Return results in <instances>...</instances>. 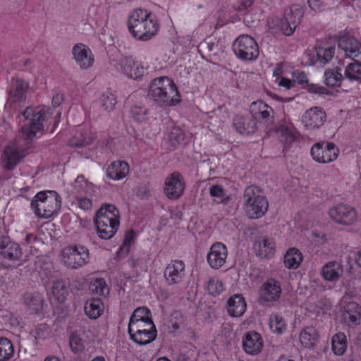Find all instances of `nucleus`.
Masks as SVG:
<instances>
[{"label": "nucleus", "instance_id": "1", "mask_svg": "<svg viewBox=\"0 0 361 361\" xmlns=\"http://www.w3.org/2000/svg\"><path fill=\"white\" fill-rule=\"evenodd\" d=\"M128 28L132 36L140 41H148L159 28L157 17L145 9L133 10L128 18Z\"/></svg>", "mask_w": 361, "mask_h": 361}, {"label": "nucleus", "instance_id": "2", "mask_svg": "<svg viewBox=\"0 0 361 361\" xmlns=\"http://www.w3.org/2000/svg\"><path fill=\"white\" fill-rule=\"evenodd\" d=\"M148 95L156 105L161 107L175 106L180 102L176 85L166 76L157 78L152 81Z\"/></svg>", "mask_w": 361, "mask_h": 361}, {"label": "nucleus", "instance_id": "3", "mask_svg": "<svg viewBox=\"0 0 361 361\" xmlns=\"http://www.w3.org/2000/svg\"><path fill=\"white\" fill-rule=\"evenodd\" d=\"M95 224L99 236L102 239H110L119 226L118 210L113 204L102 205L97 212Z\"/></svg>", "mask_w": 361, "mask_h": 361}, {"label": "nucleus", "instance_id": "4", "mask_svg": "<svg viewBox=\"0 0 361 361\" xmlns=\"http://www.w3.org/2000/svg\"><path fill=\"white\" fill-rule=\"evenodd\" d=\"M243 203L245 213L250 219H259L268 210V201L262 190L256 185H250L245 188Z\"/></svg>", "mask_w": 361, "mask_h": 361}, {"label": "nucleus", "instance_id": "5", "mask_svg": "<svg viewBox=\"0 0 361 361\" xmlns=\"http://www.w3.org/2000/svg\"><path fill=\"white\" fill-rule=\"evenodd\" d=\"M61 199L54 190L38 192L31 202L35 214L40 218L48 219L56 214L61 208Z\"/></svg>", "mask_w": 361, "mask_h": 361}, {"label": "nucleus", "instance_id": "6", "mask_svg": "<svg viewBox=\"0 0 361 361\" xmlns=\"http://www.w3.org/2000/svg\"><path fill=\"white\" fill-rule=\"evenodd\" d=\"M21 115L25 121H30L27 124H24L21 128V133L26 143H30L35 137L36 133L42 128V121L50 117L51 114L42 109L37 112L27 106L22 111Z\"/></svg>", "mask_w": 361, "mask_h": 361}, {"label": "nucleus", "instance_id": "7", "mask_svg": "<svg viewBox=\"0 0 361 361\" xmlns=\"http://www.w3.org/2000/svg\"><path fill=\"white\" fill-rule=\"evenodd\" d=\"M233 51L243 61H252L257 59L259 50L256 41L247 35H240L233 43Z\"/></svg>", "mask_w": 361, "mask_h": 361}, {"label": "nucleus", "instance_id": "8", "mask_svg": "<svg viewBox=\"0 0 361 361\" xmlns=\"http://www.w3.org/2000/svg\"><path fill=\"white\" fill-rule=\"evenodd\" d=\"M62 259L68 268L76 269L89 262L90 254L87 247L82 245L68 246L62 250Z\"/></svg>", "mask_w": 361, "mask_h": 361}, {"label": "nucleus", "instance_id": "9", "mask_svg": "<svg viewBox=\"0 0 361 361\" xmlns=\"http://www.w3.org/2000/svg\"><path fill=\"white\" fill-rule=\"evenodd\" d=\"M339 153V149L332 142H318L311 149L313 159L319 163H329L334 161Z\"/></svg>", "mask_w": 361, "mask_h": 361}, {"label": "nucleus", "instance_id": "10", "mask_svg": "<svg viewBox=\"0 0 361 361\" xmlns=\"http://www.w3.org/2000/svg\"><path fill=\"white\" fill-rule=\"evenodd\" d=\"M329 216L336 222L351 225L357 219V215L355 209L347 204H339L329 210Z\"/></svg>", "mask_w": 361, "mask_h": 361}, {"label": "nucleus", "instance_id": "11", "mask_svg": "<svg viewBox=\"0 0 361 361\" xmlns=\"http://www.w3.org/2000/svg\"><path fill=\"white\" fill-rule=\"evenodd\" d=\"M164 193L167 197L172 200L179 198L185 189L183 176L178 171L171 173L165 180Z\"/></svg>", "mask_w": 361, "mask_h": 361}, {"label": "nucleus", "instance_id": "12", "mask_svg": "<svg viewBox=\"0 0 361 361\" xmlns=\"http://www.w3.org/2000/svg\"><path fill=\"white\" fill-rule=\"evenodd\" d=\"M27 89L28 85L27 82L23 80L16 79L9 90L6 106H8L15 111H18L20 104L26 99Z\"/></svg>", "mask_w": 361, "mask_h": 361}, {"label": "nucleus", "instance_id": "13", "mask_svg": "<svg viewBox=\"0 0 361 361\" xmlns=\"http://www.w3.org/2000/svg\"><path fill=\"white\" fill-rule=\"evenodd\" d=\"M335 47H322L316 46L314 49L306 53L305 56L307 58L306 63L307 65H325L328 63L334 57L335 54Z\"/></svg>", "mask_w": 361, "mask_h": 361}, {"label": "nucleus", "instance_id": "14", "mask_svg": "<svg viewBox=\"0 0 361 361\" xmlns=\"http://www.w3.org/2000/svg\"><path fill=\"white\" fill-rule=\"evenodd\" d=\"M326 120V112L319 106L309 109L305 112L302 118L305 127L309 130L320 128L324 124Z\"/></svg>", "mask_w": 361, "mask_h": 361}, {"label": "nucleus", "instance_id": "15", "mask_svg": "<svg viewBox=\"0 0 361 361\" xmlns=\"http://www.w3.org/2000/svg\"><path fill=\"white\" fill-rule=\"evenodd\" d=\"M25 156V152L20 147L18 142L10 143L4 151V167L7 170L13 169Z\"/></svg>", "mask_w": 361, "mask_h": 361}, {"label": "nucleus", "instance_id": "16", "mask_svg": "<svg viewBox=\"0 0 361 361\" xmlns=\"http://www.w3.org/2000/svg\"><path fill=\"white\" fill-rule=\"evenodd\" d=\"M228 256L227 247L222 243H215L207 254V262L213 269H219L226 263Z\"/></svg>", "mask_w": 361, "mask_h": 361}, {"label": "nucleus", "instance_id": "17", "mask_svg": "<svg viewBox=\"0 0 361 361\" xmlns=\"http://www.w3.org/2000/svg\"><path fill=\"white\" fill-rule=\"evenodd\" d=\"M23 252L20 246L7 236L0 238V255L5 259L15 262L20 259Z\"/></svg>", "mask_w": 361, "mask_h": 361}, {"label": "nucleus", "instance_id": "18", "mask_svg": "<svg viewBox=\"0 0 361 361\" xmlns=\"http://www.w3.org/2000/svg\"><path fill=\"white\" fill-rule=\"evenodd\" d=\"M338 46L344 51L346 57L353 60L361 54V42L348 34L343 35L339 38Z\"/></svg>", "mask_w": 361, "mask_h": 361}, {"label": "nucleus", "instance_id": "19", "mask_svg": "<svg viewBox=\"0 0 361 361\" xmlns=\"http://www.w3.org/2000/svg\"><path fill=\"white\" fill-rule=\"evenodd\" d=\"M164 278L170 286L183 281L185 276V264L182 260H172L164 270Z\"/></svg>", "mask_w": 361, "mask_h": 361}, {"label": "nucleus", "instance_id": "20", "mask_svg": "<svg viewBox=\"0 0 361 361\" xmlns=\"http://www.w3.org/2000/svg\"><path fill=\"white\" fill-rule=\"evenodd\" d=\"M281 287L279 281L269 279L260 288V299L266 302H274L279 300Z\"/></svg>", "mask_w": 361, "mask_h": 361}, {"label": "nucleus", "instance_id": "21", "mask_svg": "<svg viewBox=\"0 0 361 361\" xmlns=\"http://www.w3.org/2000/svg\"><path fill=\"white\" fill-rule=\"evenodd\" d=\"M233 127L240 134L250 135L257 130V121L253 115L243 116H236L233 121Z\"/></svg>", "mask_w": 361, "mask_h": 361}, {"label": "nucleus", "instance_id": "22", "mask_svg": "<svg viewBox=\"0 0 361 361\" xmlns=\"http://www.w3.org/2000/svg\"><path fill=\"white\" fill-rule=\"evenodd\" d=\"M251 107L252 108V112L255 111V108L258 109L260 121L259 122V126L263 125L268 129L269 131L274 128V111L271 107L268 106L262 101L252 102Z\"/></svg>", "mask_w": 361, "mask_h": 361}, {"label": "nucleus", "instance_id": "23", "mask_svg": "<svg viewBox=\"0 0 361 361\" xmlns=\"http://www.w3.org/2000/svg\"><path fill=\"white\" fill-rule=\"evenodd\" d=\"M244 350L250 355H257L263 348V341L261 335L256 331H249L243 338Z\"/></svg>", "mask_w": 361, "mask_h": 361}, {"label": "nucleus", "instance_id": "24", "mask_svg": "<svg viewBox=\"0 0 361 361\" xmlns=\"http://www.w3.org/2000/svg\"><path fill=\"white\" fill-rule=\"evenodd\" d=\"M119 65L122 72L128 78L137 80L143 75V67L135 62L131 56L121 58Z\"/></svg>", "mask_w": 361, "mask_h": 361}, {"label": "nucleus", "instance_id": "25", "mask_svg": "<svg viewBox=\"0 0 361 361\" xmlns=\"http://www.w3.org/2000/svg\"><path fill=\"white\" fill-rule=\"evenodd\" d=\"M73 54L77 63L82 68H88L94 61L90 49L83 44H78L73 48Z\"/></svg>", "mask_w": 361, "mask_h": 361}, {"label": "nucleus", "instance_id": "26", "mask_svg": "<svg viewBox=\"0 0 361 361\" xmlns=\"http://www.w3.org/2000/svg\"><path fill=\"white\" fill-rule=\"evenodd\" d=\"M342 317L348 326L357 325L361 319V307L355 302L347 303L343 307Z\"/></svg>", "mask_w": 361, "mask_h": 361}, {"label": "nucleus", "instance_id": "27", "mask_svg": "<svg viewBox=\"0 0 361 361\" xmlns=\"http://www.w3.org/2000/svg\"><path fill=\"white\" fill-rule=\"evenodd\" d=\"M129 336L133 342L140 345H147L154 341L157 336L156 326H154V329L132 331V334H129Z\"/></svg>", "mask_w": 361, "mask_h": 361}, {"label": "nucleus", "instance_id": "28", "mask_svg": "<svg viewBox=\"0 0 361 361\" xmlns=\"http://www.w3.org/2000/svg\"><path fill=\"white\" fill-rule=\"evenodd\" d=\"M129 172V166L124 161H113L106 169L107 176L114 180H118L127 176Z\"/></svg>", "mask_w": 361, "mask_h": 361}, {"label": "nucleus", "instance_id": "29", "mask_svg": "<svg viewBox=\"0 0 361 361\" xmlns=\"http://www.w3.org/2000/svg\"><path fill=\"white\" fill-rule=\"evenodd\" d=\"M246 310L245 298L239 294L231 297L227 302V310L232 317H240L243 314Z\"/></svg>", "mask_w": 361, "mask_h": 361}, {"label": "nucleus", "instance_id": "30", "mask_svg": "<svg viewBox=\"0 0 361 361\" xmlns=\"http://www.w3.org/2000/svg\"><path fill=\"white\" fill-rule=\"evenodd\" d=\"M275 249L274 242L270 238H264L254 244V250L257 256L261 257H270L274 255Z\"/></svg>", "mask_w": 361, "mask_h": 361}, {"label": "nucleus", "instance_id": "31", "mask_svg": "<svg viewBox=\"0 0 361 361\" xmlns=\"http://www.w3.org/2000/svg\"><path fill=\"white\" fill-rule=\"evenodd\" d=\"M85 314L90 319H97L104 311L103 303L99 298H92L87 300L84 307Z\"/></svg>", "mask_w": 361, "mask_h": 361}, {"label": "nucleus", "instance_id": "32", "mask_svg": "<svg viewBox=\"0 0 361 361\" xmlns=\"http://www.w3.org/2000/svg\"><path fill=\"white\" fill-rule=\"evenodd\" d=\"M302 252L297 248H290L284 255V265L288 269H297L302 261Z\"/></svg>", "mask_w": 361, "mask_h": 361}, {"label": "nucleus", "instance_id": "33", "mask_svg": "<svg viewBox=\"0 0 361 361\" xmlns=\"http://www.w3.org/2000/svg\"><path fill=\"white\" fill-rule=\"evenodd\" d=\"M342 272L343 269L341 264L335 261L327 263L322 269L324 278L330 281L338 279Z\"/></svg>", "mask_w": 361, "mask_h": 361}, {"label": "nucleus", "instance_id": "34", "mask_svg": "<svg viewBox=\"0 0 361 361\" xmlns=\"http://www.w3.org/2000/svg\"><path fill=\"white\" fill-rule=\"evenodd\" d=\"M23 301L25 305L33 312L37 313L42 309L43 298L37 292L25 293Z\"/></svg>", "mask_w": 361, "mask_h": 361}, {"label": "nucleus", "instance_id": "35", "mask_svg": "<svg viewBox=\"0 0 361 361\" xmlns=\"http://www.w3.org/2000/svg\"><path fill=\"white\" fill-rule=\"evenodd\" d=\"M304 15L303 8L298 4L293 5L285 10L283 17L292 25V27L296 28Z\"/></svg>", "mask_w": 361, "mask_h": 361}, {"label": "nucleus", "instance_id": "36", "mask_svg": "<svg viewBox=\"0 0 361 361\" xmlns=\"http://www.w3.org/2000/svg\"><path fill=\"white\" fill-rule=\"evenodd\" d=\"M300 341L305 348L313 347L318 340V334L312 326H306L300 334Z\"/></svg>", "mask_w": 361, "mask_h": 361}, {"label": "nucleus", "instance_id": "37", "mask_svg": "<svg viewBox=\"0 0 361 361\" xmlns=\"http://www.w3.org/2000/svg\"><path fill=\"white\" fill-rule=\"evenodd\" d=\"M331 348L336 355H342L347 348L346 336L344 333L339 332L333 336L331 338Z\"/></svg>", "mask_w": 361, "mask_h": 361}, {"label": "nucleus", "instance_id": "38", "mask_svg": "<svg viewBox=\"0 0 361 361\" xmlns=\"http://www.w3.org/2000/svg\"><path fill=\"white\" fill-rule=\"evenodd\" d=\"M152 321V312L150 310L145 307H137L131 314L128 325L135 324L139 322H150Z\"/></svg>", "mask_w": 361, "mask_h": 361}, {"label": "nucleus", "instance_id": "39", "mask_svg": "<svg viewBox=\"0 0 361 361\" xmlns=\"http://www.w3.org/2000/svg\"><path fill=\"white\" fill-rule=\"evenodd\" d=\"M52 294L59 303L63 302L68 295L66 282L63 280L54 281L52 286Z\"/></svg>", "mask_w": 361, "mask_h": 361}, {"label": "nucleus", "instance_id": "40", "mask_svg": "<svg viewBox=\"0 0 361 361\" xmlns=\"http://www.w3.org/2000/svg\"><path fill=\"white\" fill-rule=\"evenodd\" d=\"M341 68H336V70L328 69L324 73V82L327 86L336 87L340 86L343 77L340 73Z\"/></svg>", "mask_w": 361, "mask_h": 361}, {"label": "nucleus", "instance_id": "41", "mask_svg": "<svg viewBox=\"0 0 361 361\" xmlns=\"http://www.w3.org/2000/svg\"><path fill=\"white\" fill-rule=\"evenodd\" d=\"M14 354V348L11 341L4 337L0 338V361H7Z\"/></svg>", "mask_w": 361, "mask_h": 361}, {"label": "nucleus", "instance_id": "42", "mask_svg": "<svg viewBox=\"0 0 361 361\" xmlns=\"http://www.w3.org/2000/svg\"><path fill=\"white\" fill-rule=\"evenodd\" d=\"M360 75H361V62L355 61L354 63H350L346 66L345 76L350 81L359 80Z\"/></svg>", "mask_w": 361, "mask_h": 361}, {"label": "nucleus", "instance_id": "43", "mask_svg": "<svg viewBox=\"0 0 361 361\" xmlns=\"http://www.w3.org/2000/svg\"><path fill=\"white\" fill-rule=\"evenodd\" d=\"M269 326L273 332L282 334L286 329L283 318L277 314H271L269 318Z\"/></svg>", "mask_w": 361, "mask_h": 361}, {"label": "nucleus", "instance_id": "44", "mask_svg": "<svg viewBox=\"0 0 361 361\" xmlns=\"http://www.w3.org/2000/svg\"><path fill=\"white\" fill-rule=\"evenodd\" d=\"M69 345L71 351L75 354L82 352L85 348L84 341L77 332H73L70 336Z\"/></svg>", "mask_w": 361, "mask_h": 361}, {"label": "nucleus", "instance_id": "45", "mask_svg": "<svg viewBox=\"0 0 361 361\" xmlns=\"http://www.w3.org/2000/svg\"><path fill=\"white\" fill-rule=\"evenodd\" d=\"M130 113L135 121L137 122H142L146 119L148 109L141 104H135L131 108Z\"/></svg>", "mask_w": 361, "mask_h": 361}, {"label": "nucleus", "instance_id": "46", "mask_svg": "<svg viewBox=\"0 0 361 361\" xmlns=\"http://www.w3.org/2000/svg\"><path fill=\"white\" fill-rule=\"evenodd\" d=\"M116 102V97L113 93L106 92L103 94L102 97V105L104 110L108 111H112Z\"/></svg>", "mask_w": 361, "mask_h": 361}, {"label": "nucleus", "instance_id": "47", "mask_svg": "<svg viewBox=\"0 0 361 361\" xmlns=\"http://www.w3.org/2000/svg\"><path fill=\"white\" fill-rule=\"evenodd\" d=\"M92 142V139L86 133L82 131L77 132L73 140L71 142V145L83 146L90 145Z\"/></svg>", "mask_w": 361, "mask_h": 361}, {"label": "nucleus", "instance_id": "48", "mask_svg": "<svg viewBox=\"0 0 361 361\" xmlns=\"http://www.w3.org/2000/svg\"><path fill=\"white\" fill-rule=\"evenodd\" d=\"M169 137L172 145L173 146L180 144L185 138L183 130L178 127H173L171 128Z\"/></svg>", "mask_w": 361, "mask_h": 361}, {"label": "nucleus", "instance_id": "49", "mask_svg": "<svg viewBox=\"0 0 361 361\" xmlns=\"http://www.w3.org/2000/svg\"><path fill=\"white\" fill-rule=\"evenodd\" d=\"M224 290L223 283L221 281L212 279L208 281L207 291L210 295H219Z\"/></svg>", "mask_w": 361, "mask_h": 361}, {"label": "nucleus", "instance_id": "50", "mask_svg": "<svg viewBox=\"0 0 361 361\" xmlns=\"http://www.w3.org/2000/svg\"><path fill=\"white\" fill-rule=\"evenodd\" d=\"M133 238L134 232L133 231H128L125 236V239L123 242V244L121 245L119 250L118 251V255H126L129 252L131 243L133 242Z\"/></svg>", "mask_w": 361, "mask_h": 361}, {"label": "nucleus", "instance_id": "51", "mask_svg": "<svg viewBox=\"0 0 361 361\" xmlns=\"http://www.w3.org/2000/svg\"><path fill=\"white\" fill-rule=\"evenodd\" d=\"M90 290L97 294L102 295L106 288L105 280L102 278L96 279L90 285Z\"/></svg>", "mask_w": 361, "mask_h": 361}, {"label": "nucleus", "instance_id": "52", "mask_svg": "<svg viewBox=\"0 0 361 361\" xmlns=\"http://www.w3.org/2000/svg\"><path fill=\"white\" fill-rule=\"evenodd\" d=\"M154 326L155 324L153 321L135 322V324L128 325V334H131L132 331H135L136 329H149L151 328L154 329Z\"/></svg>", "mask_w": 361, "mask_h": 361}, {"label": "nucleus", "instance_id": "53", "mask_svg": "<svg viewBox=\"0 0 361 361\" xmlns=\"http://www.w3.org/2000/svg\"><path fill=\"white\" fill-rule=\"evenodd\" d=\"M279 131L281 133V140L285 145H290L295 140V135L285 126L281 127Z\"/></svg>", "mask_w": 361, "mask_h": 361}, {"label": "nucleus", "instance_id": "54", "mask_svg": "<svg viewBox=\"0 0 361 361\" xmlns=\"http://www.w3.org/2000/svg\"><path fill=\"white\" fill-rule=\"evenodd\" d=\"M73 187L77 192L82 193L85 192L90 185L83 176H78L73 183Z\"/></svg>", "mask_w": 361, "mask_h": 361}, {"label": "nucleus", "instance_id": "55", "mask_svg": "<svg viewBox=\"0 0 361 361\" xmlns=\"http://www.w3.org/2000/svg\"><path fill=\"white\" fill-rule=\"evenodd\" d=\"M279 27L286 36L291 35L295 30V28L292 27V25H290L288 20H286L284 17L281 19Z\"/></svg>", "mask_w": 361, "mask_h": 361}, {"label": "nucleus", "instance_id": "56", "mask_svg": "<svg viewBox=\"0 0 361 361\" xmlns=\"http://www.w3.org/2000/svg\"><path fill=\"white\" fill-rule=\"evenodd\" d=\"M78 207L83 210H88L92 208V200L87 197H77Z\"/></svg>", "mask_w": 361, "mask_h": 361}, {"label": "nucleus", "instance_id": "57", "mask_svg": "<svg viewBox=\"0 0 361 361\" xmlns=\"http://www.w3.org/2000/svg\"><path fill=\"white\" fill-rule=\"evenodd\" d=\"M211 196L216 197H221L224 196V189L219 185H214L209 189Z\"/></svg>", "mask_w": 361, "mask_h": 361}, {"label": "nucleus", "instance_id": "58", "mask_svg": "<svg viewBox=\"0 0 361 361\" xmlns=\"http://www.w3.org/2000/svg\"><path fill=\"white\" fill-rule=\"evenodd\" d=\"M308 92L313 94H325L328 93L327 90L323 86L310 85L308 87Z\"/></svg>", "mask_w": 361, "mask_h": 361}, {"label": "nucleus", "instance_id": "59", "mask_svg": "<svg viewBox=\"0 0 361 361\" xmlns=\"http://www.w3.org/2000/svg\"><path fill=\"white\" fill-rule=\"evenodd\" d=\"M25 241L27 245L35 244L38 245L39 244L41 243V240L37 235L32 233L27 234L25 238Z\"/></svg>", "mask_w": 361, "mask_h": 361}, {"label": "nucleus", "instance_id": "60", "mask_svg": "<svg viewBox=\"0 0 361 361\" xmlns=\"http://www.w3.org/2000/svg\"><path fill=\"white\" fill-rule=\"evenodd\" d=\"M253 1L254 0H240L239 5L235 8L238 11H245L252 5Z\"/></svg>", "mask_w": 361, "mask_h": 361}, {"label": "nucleus", "instance_id": "61", "mask_svg": "<svg viewBox=\"0 0 361 361\" xmlns=\"http://www.w3.org/2000/svg\"><path fill=\"white\" fill-rule=\"evenodd\" d=\"M293 78H295V81L298 82L300 84H304L307 82V78L304 72H293Z\"/></svg>", "mask_w": 361, "mask_h": 361}, {"label": "nucleus", "instance_id": "62", "mask_svg": "<svg viewBox=\"0 0 361 361\" xmlns=\"http://www.w3.org/2000/svg\"><path fill=\"white\" fill-rule=\"evenodd\" d=\"M64 100L63 94L60 92H56L52 97V106L56 108L58 107Z\"/></svg>", "mask_w": 361, "mask_h": 361}, {"label": "nucleus", "instance_id": "63", "mask_svg": "<svg viewBox=\"0 0 361 361\" xmlns=\"http://www.w3.org/2000/svg\"><path fill=\"white\" fill-rule=\"evenodd\" d=\"M307 3L311 9L317 11L322 6V0H307Z\"/></svg>", "mask_w": 361, "mask_h": 361}, {"label": "nucleus", "instance_id": "64", "mask_svg": "<svg viewBox=\"0 0 361 361\" xmlns=\"http://www.w3.org/2000/svg\"><path fill=\"white\" fill-rule=\"evenodd\" d=\"M279 85L285 87L287 89H290L294 86V82L289 79L282 78L279 82Z\"/></svg>", "mask_w": 361, "mask_h": 361}]
</instances>
